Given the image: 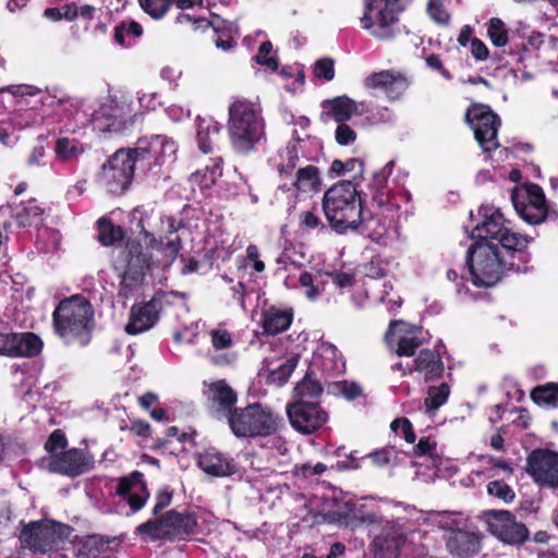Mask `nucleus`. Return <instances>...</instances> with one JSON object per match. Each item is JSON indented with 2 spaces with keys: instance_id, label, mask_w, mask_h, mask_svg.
<instances>
[{
  "instance_id": "f257e3e1",
  "label": "nucleus",
  "mask_w": 558,
  "mask_h": 558,
  "mask_svg": "<svg viewBox=\"0 0 558 558\" xmlns=\"http://www.w3.org/2000/svg\"><path fill=\"white\" fill-rule=\"evenodd\" d=\"M130 218L138 234L112 253V266L121 279L119 294L125 299L142 284L147 271L171 265L181 248L173 218L147 206L134 208Z\"/></svg>"
},
{
  "instance_id": "f03ea898",
  "label": "nucleus",
  "mask_w": 558,
  "mask_h": 558,
  "mask_svg": "<svg viewBox=\"0 0 558 558\" xmlns=\"http://www.w3.org/2000/svg\"><path fill=\"white\" fill-rule=\"evenodd\" d=\"M482 221L472 230L477 239L468 250L471 279L476 287H493L507 270L524 271L530 260L525 251L531 239L512 231L498 208L482 206Z\"/></svg>"
},
{
  "instance_id": "7ed1b4c3",
  "label": "nucleus",
  "mask_w": 558,
  "mask_h": 558,
  "mask_svg": "<svg viewBox=\"0 0 558 558\" xmlns=\"http://www.w3.org/2000/svg\"><path fill=\"white\" fill-rule=\"evenodd\" d=\"M414 519H404L399 526L387 529L384 524L368 525L374 534V558H423L428 554L427 534L421 529L427 517L418 509Z\"/></svg>"
},
{
  "instance_id": "20e7f679",
  "label": "nucleus",
  "mask_w": 558,
  "mask_h": 558,
  "mask_svg": "<svg viewBox=\"0 0 558 558\" xmlns=\"http://www.w3.org/2000/svg\"><path fill=\"white\" fill-rule=\"evenodd\" d=\"M418 513L415 507L401 502L385 501L376 506L357 504L352 497L344 495L335 508L328 511L331 522L355 530L361 526L384 524L387 529L399 526L404 519H414Z\"/></svg>"
},
{
  "instance_id": "39448f33",
  "label": "nucleus",
  "mask_w": 558,
  "mask_h": 558,
  "mask_svg": "<svg viewBox=\"0 0 558 558\" xmlns=\"http://www.w3.org/2000/svg\"><path fill=\"white\" fill-rule=\"evenodd\" d=\"M323 210L330 228L337 233L371 229L374 214L363 208L361 196L351 181H341L325 192Z\"/></svg>"
},
{
  "instance_id": "423d86ee",
  "label": "nucleus",
  "mask_w": 558,
  "mask_h": 558,
  "mask_svg": "<svg viewBox=\"0 0 558 558\" xmlns=\"http://www.w3.org/2000/svg\"><path fill=\"white\" fill-rule=\"evenodd\" d=\"M228 133L232 148L239 154L256 149L265 137V121L258 104L236 99L228 110Z\"/></svg>"
},
{
  "instance_id": "0eeeda50",
  "label": "nucleus",
  "mask_w": 558,
  "mask_h": 558,
  "mask_svg": "<svg viewBox=\"0 0 558 558\" xmlns=\"http://www.w3.org/2000/svg\"><path fill=\"white\" fill-rule=\"evenodd\" d=\"M395 168V161H388L381 169L373 173L372 180L367 184L366 196L376 204L383 213L391 219L400 216V211L404 205V213L412 214L413 206L411 204L412 196L404 187V181L408 172L400 171L398 175L389 183V177Z\"/></svg>"
},
{
  "instance_id": "6e6552de",
  "label": "nucleus",
  "mask_w": 558,
  "mask_h": 558,
  "mask_svg": "<svg viewBox=\"0 0 558 558\" xmlns=\"http://www.w3.org/2000/svg\"><path fill=\"white\" fill-rule=\"evenodd\" d=\"M56 332L66 342L86 345L94 327V308L83 295L76 294L62 300L53 315Z\"/></svg>"
},
{
  "instance_id": "1a4fd4ad",
  "label": "nucleus",
  "mask_w": 558,
  "mask_h": 558,
  "mask_svg": "<svg viewBox=\"0 0 558 558\" xmlns=\"http://www.w3.org/2000/svg\"><path fill=\"white\" fill-rule=\"evenodd\" d=\"M71 107L74 108L72 114L74 121L73 132H75L76 128L89 123L95 132L102 134L119 133L134 123L135 116L126 100L118 101L116 98H108L93 111L90 118H87V114L73 104H71Z\"/></svg>"
},
{
  "instance_id": "9d476101",
  "label": "nucleus",
  "mask_w": 558,
  "mask_h": 558,
  "mask_svg": "<svg viewBox=\"0 0 558 558\" xmlns=\"http://www.w3.org/2000/svg\"><path fill=\"white\" fill-rule=\"evenodd\" d=\"M411 0H364L361 21L363 29L377 39H390L396 34L399 15Z\"/></svg>"
},
{
  "instance_id": "9b49d317",
  "label": "nucleus",
  "mask_w": 558,
  "mask_h": 558,
  "mask_svg": "<svg viewBox=\"0 0 558 558\" xmlns=\"http://www.w3.org/2000/svg\"><path fill=\"white\" fill-rule=\"evenodd\" d=\"M236 437L271 436L280 424V417L259 403L234 410L228 421Z\"/></svg>"
},
{
  "instance_id": "f8f14e48",
  "label": "nucleus",
  "mask_w": 558,
  "mask_h": 558,
  "mask_svg": "<svg viewBox=\"0 0 558 558\" xmlns=\"http://www.w3.org/2000/svg\"><path fill=\"white\" fill-rule=\"evenodd\" d=\"M72 529L51 520L33 521L21 532V543L35 554H48L60 549Z\"/></svg>"
},
{
  "instance_id": "ddd939ff",
  "label": "nucleus",
  "mask_w": 558,
  "mask_h": 558,
  "mask_svg": "<svg viewBox=\"0 0 558 558\" xmlns=\"http://www.w3.org/2000/svg\"><path fill=\"white\" fill-rule=\"evenodd\" d=\"M136 163L133 149H119L102 165L98 182L109 193L121 194L131 185Z\"/></svg>"
},
{
  "instance_id": "4468645a",
  "label": "nucleus",
  "mask_w": 558,
  "mask_h": 558,
  "mask_svg": "<svg viewBox=\"0 0 558 558\" xmlns=\"http://www.w3.org/2000/svg\"><path fill=\"white\" fill-rule=\"evenodd\" d=\"M173 298L172 292L158 291L149 301L134 304L131 307L125 331L129 335H138L153 328L157 324L161 311L171 304Z\"/></svg>"
},
{
  "instance_id": "2eb2a0df",
  "label": "nucleus",
  "mask_w": 558,
  "mask_h": 558,
  "mask_svg": "<svg viewBox=\"0 0 558 558\" xmlns=\"http://www.w3.org/2000/svg\"><path fill=\"white\" fill-rule=\"evenodd\" d=\"M511 201L518 215L530 225H539L547 218L548 210L543 190L536 184L517 186Z\"/></svg>"
},
{
  "instance_id": "dca6fc26",
  "label": "nucleus",
  "mask_w": 558,
  "mask_h": 558,
  "mask_svg": "<svg viewBox=\"0 0 558 558\" xmlns=\"http://www.w3.org/2000/svg\"><path fill=\"white\" fill-rule=\"evenodd\" d=\"M465 119L484 153H490L499 146L497 133L500 121L488 106L473 105L468 109Z\"/></svg>"
},
{
  "instance_id": "f3484780",
  "label": "nucleus",
  "mask_w": 558,
  "mask_h": 558,
  "mask_svg": "<svg viewBox=\"0 0 558 558\" xmlns=\"http://www.w3.org/2000/svg\"><path fill=\"white\" fill-rule=\"evenodd\" d=\"M482 520L487 530L505 544L519 545L529 537L526 526L507 510L486 511Z\"/></svg>"
},
{
  "instance_id": "a211bd4d",
  "label": "nucleus",
  "mask_w": 558,
  "mask_h": 558,
  "mask_svg": "<svg viewBox=\"0 0 558 558\" xmlns=\"http://www.w3.org/2000/svg\"><path fill=\"white\" fill-rule=\"evenodd\" d=\"M178 145L165 135H155L149 141L141 140L133 153L138 159V166L148 171L167 161H171L177 153Z\"/></svg>"
},
{
  "instance_id": "6ab92c4d",
  "label": "nucleus",
  "mask_w": 558,
  "mask_h": 558,
  "mask_svg": "<svg viewBox=\"0 0 558 558\" xmlns=\"http://www.w3.org/2000/svg\"><path fill=\"white\" fill-rule=\"evenodd\" d=\"M427 331L402 320L392 322L386 333L390 350L399 356H411L427 340Z\"/></svg>"
},
{
  "instance_id": "aec40b11",
  "label": "nucleus",
  "mask_w": 558,
  "mask_h": 558,
  "mask_svg": "<svg viewBox=\"0 0 558 558\" xmlns=\"http://www.w3.org/2000/svg\"><path fill=\"white\" fill-rule=\"evenodd\" d=\"M289 421L294 429L312 434L323 427L328 414L314 401L298 400L287 408Z\"/></svg>"
},
{
  "instance_id": "412c9836",
  "label": "nucleus",
  "mask_w": 558,
  "mask_h": 558,
  "mask_svg": "<svg viewBox=\"0 0 558 558\" xmlns=\"http://www.w3.org/2000/svg\"><path fill=\"white\" fill-rule=\"evenodd\" d=\"M527 472L539 485L558 487V453L534 450L527 459Z\"/></svg>"
},
{
  "instance_id": "4be33fe9",
  "label": "nucleus",
  "mask_w": 558,
  "mask_h": 558,
  "mask_svg": "<svg viewBox=\"0 0 558 558\" xmlns=\"http://www.w3.org/2000/svg\"><path fill=\"white\" fill-rule=\"evenodd\" d=\"M94 459L81 449H70L60 454H52L47 460L46 468L52 473L68 476H78L93 468Z\"/></svg>"
},
{
  "instance_id": "5701e85b",
  "label": "nucleus",
  "mask_w": 558,
  "mask_h": 558,
  "mask_svg": "<svg viewBox=\"0 0 558 558\" xmlns=\"http://www.w3.org/2000/svg\"><path fill=\"white\" fill-rule=\"evenodd\" d=\"M289 288L301 289L303 295L311 302L318 301L328 287V274L325 271L308 272L295 268V276L286 279Z\"/></svg>"
},
{
  "instance_id": "b1692460",
  "label": "nucleus",
  "mask_w": 558,
  "mask_h": 558,
  "mask_svg": "<svg viewBox=\"0 0 558 558\" xmlns=\"http://www.w3.org/2000/svg\"><path fill=\"white\" fill-rule=\"evenodd\" d=\"M206 393L213 415L218 420L226 418L229 421L238 400L235 391L226 380L220 379L211 383Z\"/></svg>"
},
{
  "instance_id": "393cba45",
  "label": "nucleus",
  "mask_w": 558,
  "mask_h": 558,
  "mask_svg": "<svg viewBox=\"0 0 558 558\" xmlns=\"http://www.w3.org/2000/svg\"><path fill=\"white\" fill-rule=\"evenodd\" d=\"M116 494L128 501L131 513L142 509L149 496L146 485L143 481V474L133 472L129 476L119 480Z\"/></svg>"
},
{
  "instance_id": "a878e982",
  "label": "nucleus",
  "mask_w": 558,
  "mask_h": 558,
  "mask_svg": "<svg viewBox=\"0 0 558 558\" xmlns=\"http://www.w3.org/2000/svg\"><path fill=\"white\" fill-rule=\"evenodd\" d=\"M365 86L377 93H383L389 99L395 100L405 92L409 83L401 74L386 70L373 73L366 77Z\"/></svg>"
},
{
  "instance_id": "bb28decb",
  "label": "nucleus",
  "mask_w": 558,
  "mask_h": 558,
  "mask_svg": "<svg viewBox=\"0 0 558 558\" xmlns=\"http://www.w3.org/2000/svg\"><path fill=\"white\" fill-rule=\"evenodd\" d=\"M305 143L302 141L290 142L284 148L278 151L276 162L281 179H290L298 171L300 166H304L308 158L304 155Z\"/></svg>"
},
{
  "instance_id": "cd10ccee",
  "label": "nucleus",
  "mask_w": 558,
  "mask_h": 558,
  "mask_svg": "<svg viewBox=\"0 0 558 558\" xmlns=\"http://www.w3.org/2000/svg\"><path fill=\"white\" fill-rule=\"evenodd\" d=\"M197 465L207 475L215 477L230 476L236 471L233 460L214 448L198 454Z\"/></svg>"
},
{
  "instance_id": "c85d7f7f",
  "label": "nucleus",
  "mask_w": 558,
  "mask_h": 558,
  "mask_svg": "<svg viewBox=\"0 0 558 558\" xmlns=\"http://www.w3.org/2000/svg\"><path fill=\"white\" fill-rule=\"evenodd\" d=\"M326 114L330 116L338 123L350 120L353 116L367 113L366 102H356L348 96H337L323 102Z\"/></svg>"
},
{
  "instance_id": "c756f323",
  "label": "nucleus",
  "mask_w": 558,
  "mask_h": 558,
  "mask_svg": "<svg viewBox=\"0 0 558 558\" xmlns=\"http://www.w3.org/2000/svg\"><path fill=\"white\" fill-rule=\"evenodd\" d=\"M292 319V310L271 306L263 313L264 332L270 336L281 333L290 327Z\"/></svg>"
},
{
  "instance_id": "7c9ffc66",
  "label": "nucleus",
  "mask_w": 558,
  "mask_h": 558,
  "mask_svg": "<svg viewBox=\"0 0 558 558\" xmlns=\"http://www.w3.org/2000/svg\"><path fill=\"white\" fill-rule=\"evenodd\" d=\"M221 124L213 118H197L196 138L199 150L213 153L217 144Z\"/></svg>"
},
{
  "instance_id": "2f4dec72",
  "label": "nucleus",
  "mask_w": 558,
  "mask_h": 558,
  "mask_svg": "<svg viewBox=\"0 0 558 558\" xmlns=\"http://www.w3.org/2000/svg\"><path fill=\"white\" fill-rule=\"evenodd\" d=\"M447 547L451 554L465 558L480 551V539L474 533L460 530L452 533Z\"/></svg>"
},
{
  "instance_id": "473e14b6",
  "label": "nucleus",
  "mask_w": 558,
  "mask_h": 558,
  "mask_svg": "<svg viewBox=\"0 0 558 558\" xmlns=\"http://www.w3.org/2000/svg\"><path fill=\"white\" fill-rule=\"evenodd\" d=\"M414 372L424 376L425 380L438 378L444 373V364L438 353L422 350L413 361Z\"/></svg>"
},
{
  "instance_id": "72a5a7b5",
  "label": "nucleus",
  "mask_w": 558,
  "mask_h": 558,
  "mask_svg": "<svg viewBox=\"0 0 558 558\" xmlns=\"http://www.w3.org/2000/svg\"><path fill=\"white\" fill-rule=\"evenodd\" d=\"M165 518L169 539L194 533L197 524L192 513H180L172 510L167 512Z\"/></svg>"
},
{
  "instance_id": "f704fd0d",
  "label": "nucleus",
  "mask_w": 558,
  "mask_h": 558,
  "mask_svg": "<svg viewBox=\"0 0 558 558\" xmlns=\"http://www.w3.org/2000/svg\"><path fill=\"white\" fill-rule=\"evenodd\" d=\"M289 180L291 186L300 192H317L322 184L319 170L314 165L300 166Z\"/></svg>"
},
{
  "instance_id": "c9c22d12",
  "label": "nucleus",
  "mask_w": 558,
  "mask_h": 558,
  "mask_svg": "<svg viewBox=\"0 0 558 558\" xmlns=\"http://www.w3.org/2000/svg\"><path fill=\"white\" fill-rule=\"evenodd\" d=\"M86 145L75 137L60 136L54 144L56 158L62 162H73L85 153Z\"/></svg>"
},
{
  "instance_id": "e433bc0d",
  "label": "nucleus",
  "mask_w": 558,
  "mask_h": 558,
  "mask_svg": "<svg viewBox=\"0 0 558 558\" xmlns=\"http://www.w3.org/2000/svg\"><path fill=\"white\" fill-rule=\"evenodd\" d=\"M299 363L296 355L281 361L275 368H269L268 364L260 369V375L265 376L268 383L277 386L284 385Z\"/></svg>"
},
{
  "instance_id": "4c0bfd02",
  "label": "nucleus",
  "mask_w": 558,
  "mask_h": 558,
  "mask_svg": "<svg viewBox=\"0 0 558 558\" xmlns=\"http://www.w3.org/2000/svg\"><path fill=\"white\" fill-rule=\"evenodd\" d=\"M214 31L217 35L215 45L217 48L228 51L235 45L234 36L239 35L238 25L233 22L216 20L213 23Z\"/></svg>"
},
{
  "instance_id": "58836bf2",
  "label": "nucleus",
  "mask_w": 558,
  "mask_h": 558,
  "mask_svg": "<svg viewBox=\"0 0 558 558\" xmlns=\"http://www.w3.org/2000/svg\"><path fill=\"white\" fill-rule=\"evenodd\" d=\"M476 459L482 463V468L471 471L469 478L473 484L475 483V480L481 482L486 477L494 476L495 474L492 473L493 469H499L506 473L512 472V468L507 462L497 461L490 456H478Z\"/></svg>"
},
{
  "instance_id": "ea45409f",
  "label": "nucleus",
  "mask_w": 558,
  "mask_h": 558,
  "mask_svg": "<svg viewBox=\"0 0 558 558\" xmlns=\"http://www.w3.org/2000/svg\"><path fill=\"white\" fill-rule=\"evenodd\" d=\"M450 395V387L447 384L430 386L424 400L425 413L428 416L435 415L436 411L444 405Z\"/></svg>"
},
{
  "instance_id": "a19ab883",
  "label": "nucleus",
  "mask_w": 558,
  "mask_h": 558,
  "mask_svg": "<svg viewBox=\"0 0 558 558\" xmlns=\"http://www.w3.org/2000/svg\"><path fill=\"white\" fill-rule=\"evenodd\" d=\"M43 348L41 339L33 332H16V356H35Z\"/></svg>"
},
{
  "instance_id": "79ce46f5",
  "label": "nucleus",
  "mask_w": 558,
  "mask_h": 558,
  "mask_svg": "<svg viewBox=\"0 0 558 558\" xmlns=\"http://www.w3.org/2000/svg\"><path fill=\"white\" fill-rule=\"evenodd\" d=\"M531 398L538 405L558 408V383L537 386L532 390Z\"/></svg>"
},
{
  "instance_id": "37998d69",
  "label": "nucleus",
  "mask_w": 558,
  "mask_h": 558,
  "mask_svg": "<svg viewBox=\"0 0 558 558\" xmlns=\"http://www.w3.org/2000/svg\"><path fill=\"white\" fill-rule=\"evenodd\" d=\"M143 34V28L140 23L135 21L122 22L114 29V40L123 46L129 47L132 45L131 38H138Z\"/></svg>"
},
{
  "instance_id": "c03bdc74",
  "label": "nucleus",
  "mask_w": 558,
  "mask_h": 558,
  "mask_svg": "<svg viewBox=\"0 0 558 558\" xmlns=\"http://www.w3.org/2000/svg\"><path fill=\"white\" fill-rule=\"evenodd\" d=\"M322 356L324 359L323 369L329 374H341L344 372L345 365L342 357L337 356V348L332 344L322 347Z\"/></svg>"
},
{
  "instance_id": "a18cd8bd",
  "label": "nucleus",
  "mask_w": 558,
  "mask_h": 558,
  "mask_svg": "<svg viewBox=\"0 0 558 558\" xmlns=\"http://www.w3.org/2000/svg\"><path fill=\"white\" fill-rule=\"evenodd\" d=\"M138 534L147 536L153 541L169 538L165 515L158 520H149L136 527Z\"/></svg>"
},
{
  "instance_id": "49530a36",
  "label": "nucleus",
  "mask_w": 558,
  "mask_h": 558,
  "mask_svg": "<svg viewBox=\"0 0 558 558\" xmlns=\"http://www.w3.org/2000/svg\"><path fill=\"white\" fill-rule=\"evenodd\" d=\"M322 385L310 374H307L294 388L295 397H298L299 400H305L306 398L316 399L322 395Z\"/></svg>"
},
{
  "instance_id": "de8ad7c7",
  "label": "nucleus",
  "mask_w": 558,
  "mask_h": 558,
  "mask_svg": "<svg viewBox=\"0 0 558 558\" xmlns=\"http://www.w3.org/2000/svg\"><path fill=\"white\" fill-rule=\"evenodd\" d=\"M330 170L338 175L352 173V177L356 178L363 174L364 162L360 158H350L347 161L336 159L332 161Z\"/></svg>"
},
{
  "instance_id": "09e8293b",
  "label": "nucleus",
  "mask_w": 558,
  "mask_h": 558,
  "mask_svg": "<svg viewBox=\"0 0 558 558\" xmlns=\"http://www.w3.org/2000/svg\"><path fill=\"white\" fill-rule=\"evenodd\" d=\"M76 556L78 558L96 557L100 548L104 547L102 542L96 535L86 536L76 543Z\"/></svg>"
},
{
  "instance_id": "8fccbe9b",
  "label": "nucleus",
  "mask_w": 558,
  "mask_h": 558,
  "mask_svg": "<svg viewBox=\"0 0 558 558\" xmlns=\"http://www.w3.org/2000/svg\"><path fill=\"white\" fill-rule=\"evenodd\" d=\"M487 34L492 44L496 47H504L508 43V31L505 23L498 17L489 20Z\"/></svg>"
},
{
  "instance_id": "3c124183",
  "label": "nucleus",
  "mask_w": 558,
  "mask_h": 558,
  "mask_svg": "<svg viewBox=\"0 0 558 558\" xmlns=\"http://www.w3.org/2000/svg\"><path fill=\"white\" fill-rule=\"evenodd\" d=\"M98 225V239L104 245H112L123 238V230L121 227L113 226L111 222L105 219H100Z\"/></svg>"
},
{
  "instance_id": "603ef678",
  "label": "nucleus",
  "mask_w": 558,
  "mask_h": 558,
  "mask_svg": "<svg viewBox=\"0 0 558 558\" xmlns=\"http://www.w3.org/2000/svg\"><path fill=\"white\" fill-rule=\"evenodd\" d=\"M41 215L43 209L35 202H29L16 213L15 219L20 227H27L40 220Z\"/></svg>"
},
{
  "instance_id": "864d4df0",
  "label": "nucleus",
  "mask_w": 558,
  "mask_h": 558,
  "mask_svg": "<svg viewBox=\"0 0 558 558\" xmlns=\"http://www.w3.org/2000/svg\"><path fill=\"white\" fill-rule=\"evenodd\" d=\"M15 131L33 128L41 122V118L33 110L17 111L10 118Z\"/></svg>"
},
{
  "instance_id": "5fc2aeb1",
  "label": "nucleus",
  "mask_w": 558,
  "mask_h": 558,
  "mask_svg": "<svg viewBox=\"0 0 558 558\" xmlns=\"http://www.w3.org/2000/svg\"><path fill=\"white\" fill-rule=\"evenodd\" d=\"M280 75L284 78L294 77V82L286 86V89L293 94L300 92L305 83V74L300 64L283 66L280 70Z\"/></svg>"
},
{
  "instance_id": "6e6d98bb",
  "label": "nucleus",
  "mask_w": 558,
  "mask_h": 558,
  "mask_svg": "<svg viewBox=\"0 0 558 558\" xmlns=\"http://www.w3.org/2000/svg\"><path fill=\"white\" fill-rule=\"evenodd\" d=\"M414 450L418 457H425L430 460L434 466L438 465L440 458L437 453V444L435 440L429 437H422Z\"/></svg>"
},
{
  "instance_id": "4d7b16f0",
  "label": "nucleus",
  "mask_w": 558,
  "mask_h": 558,
  "mask_svg": "<svg viewBox=\"0 0 558 558\" xmlns=\"http://www.w3.org/2000/svg\"><path fill=\"white\" fill-rule=\"evenodd\" d=\"M141 8L153 19H161L169 10L172 0H138Z\"/></svg>"
},
{
  "instance_id": "13d9d810",
  "label": "nucleus",
  "mask_w": 558,
  "mask_h": 558,
  "mask_svg": "<svg viewBox=\"0 0 558 558\" xmlns=\"http://www.w3.org/2000/svg\"><path fill=\"white\" fill-rule=\"evenodd\" d=\"M326 272L328 274V286L333 284L341 292L354 287L356 282L355 276L352 272L342 270Z\"/></svg>"
},
{
  "instance_id": "bf43d9fd",
  "label": "nucleus",
  "mask_w": 558,
  "mask_h": 558,
  "mask_svg": "<svg viewBox=\"0 0 558 558\" xmlns=\"http://www.w3.org/2000/svg\"><path fill=\"white\" fill-rule=\"evenodd\" d=\"M255 60L258 64L265 65L271 71H276L278 69V60L272 53V45L270 41H264L260 45Z\"/></svg>"
},
{
  "instance_id": "052dcab7",
  "label": "nucleus",
  "mask_w": 558,
  "mask_h": 558,
  "mask_svg": "<svg viewBox=\"0 0 558 558\" xmlns=\"http://www.w3.org/2000/svg\"><path fill=\"white\" fill-rule=\"evenodd\" d=\"M391 430L402 437L408 444H414L415 434L412 430L411 422L405 417L396 418L391 422Z\"/></svg>"
},
{
  "instance_id": "680f3d73",
  "label": "nucleus",
  "mask_w": 558,
  "mask_h": 558,
  "mask_svg": "<svg viewBox=\"0 0 558 558\" xmlns=\"http://www.w3.org/2000/svg\"><path fill=\"white\" fill-rule=\"evenodd\" d=\"M209 337L211 344L216 350L229 349L233 344L231 333L222 327L211 329L209 331Z\"/></svg>"
},
{
  "instance_id": "e2e57ef3",
  "label": "nucleus",
  "mask_w": 558,
  "mask_h": 558,
  "mask_svg": "<svg viewBox=\"0 0 558 558\" xmlns=\"http://www.w3.org/2000/svg\"><path fill=\"white\" fill-rule=\"evenodd\" d=\"M487 492L489 495L501 499L505 502H511L514 499L513 489L501 481H494L487 485Z\"/></svg>"
},
{
  "instance_id": "0e129e2a",
  "label": "nucleus",
  "mask_w": 558,
  "mask_h": 558,
  "mask_svg": "<svg viewBox=\"0 0 558 558\" xmlns=\"http://www.w3.org/2000/svg\"><path fill=\"white\" fill-rule=\"evenodd\" d=\"M367 113H364L363 116H366V119L372 124H378V123H387L392 120V113L391 111L386 107H373L369 108V106L366 104Z\"/></svg>"
},
{
  "instance_id": "69168bd1",
  "label": "nucleus",
  "mask_w": 558,
  "mask_h": 558,
  "mask_svg": "<svg viewBox=\"0 0 558 558\" xmlns=\"http://www.w3.org/2000/svg\"><path fill=\"white\" fill-rule=\"evenodd\" d=\"M427 12L438 24H447L450 15L440 0H428Z\"/></svg>"
},
{
  "instance_id": "338daca9",
  "label": "nucleus",
  "mask_w": 558,
  "mask_h": 558,
  "mask_svg": "<svg viewBox=\"0 0 558 558\" xmlns=\"http://www.w3.org/2000/svg\"><path fill=\"white\" fill-rule=\"evenodd\" d=\"M333 393L342 395L345 399L352 400L361 395L362 389L355 383L339 381L333 384Z\"/></svg>"
},
{
  "instance_id": "774afa93",
  "label": "nucleus",
  "mask_w": 558,
  "mask_h": 558,
  "mask_svg": "<svg viewBox=\"0 0 558 558\" xmlns=\"http://www.w3.org/2000/svg\"><path fill=\"white\" fill-rule=\"evenodd\" d=\"M314 74L318 78L331 81L335 77L333 61L328 58L318 60L314 66Z\"/></svg>"
}]
</instances>
